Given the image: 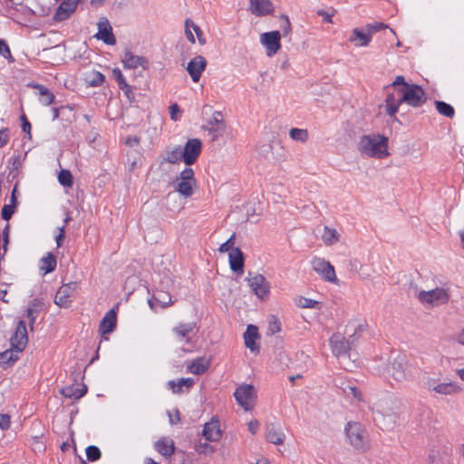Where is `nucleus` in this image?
<instances>
[{
	"label": "nucleus",
	"instance_id": "obj_59",
	"mask_svg": "<svg viewBox=\"0 0 464 464\" xmlns=\"http://www.w3.org/2000/svg\"><path fill=\"white\" fill-rule=\"evenodd\" d=\"M11 424L10 416L8 414H0V429L8 430Z\"/></svg>",
	"mask_w": 464,
	"mask_h": 464
},
{
	"label": "nucleus",
	"instance_id": "obj_5",
	"mask_svg": "<svg viewBox=\"0 0 464 464\" xmlns=\"http://www.w3.org/2000/svg\"><path fill=\"white\" fill-rule=\"evenodd\" d=\"M387 372L397 382L407 380L410 376V371L405 355L397 354L393 357Z\"/></svg>",
	"mask_w": 464,
	"mask_h": 464
},
{
	"label": "nucleus",
	"instance_id": "obj_33",
	"mask_svg": "<svg viewBox=\"0 0 464 464\" xmlns=\"http://www.w3.org/2000/svg\"><path fill=\"white\" fill-rule=\"evenodd\" d=\"M194 381L191 378H180L177 382L171 380L168 382V386L171 389L173 393L179 394L184 392V387H186V392L192 386Z\"/></svg>",
	"mask_w": 464,
	"mask_h": 464
},
{
	"label": "nucleus",
	"instance_id": "obj_42",
	"mask_svg": "<svg viewBox=\"0 0 464 464\" xmlns=\"http://www.w3.org/2000/svg\"><path fill=\"white\" fill-rule=\"evenodd\" d=\"M290 138L294 140L305 142L308 140V131L305 129L293 128L289 132Z\"/></svg>",
	"mask_w": 464,
	"mask_h": 464
},
{
	"label": "nucleus",
	"instance_id": "obj_54",
	"mask_svg": "<svg viewBox=\"0 0 464 464\" xmlns=\"http://www.w3.org/2000/svg\"><path fill=\"white\" fill-rule=\"evenodd\" d=\"M193 24H195L192 20L190 19H186L185 21V34H186V37L187 39L191 43V44H195V37L190 30V28L193 29Z\"/></svg>",
	"mask_w": 464,
	"mask_h": 464
},
{
	"label": "nucleus",
	"instance_id": "obj_28",
	"mask_svg": "<svg viewBox=\"0 0 464 464\" xmlns=\"http://www.w3.org/2000/svg\"><path fill=\"white\" fill-rule=\"evenodd\" d=\"M88 388L82 383L81 388L75 387L73 384L67 385L60 390V393L66 398L79 400L87 393Z\"/></svg>",
	"mask_w": 464,
	"mask_h": 464
},
{
	"label": "nucleus",
	"instance_id": "obj_58",
	"mask_svg": "<svg viewBox=\"0 0 464 464\" xmlns=\"http://www.w3.org/2000/svg\"><path fill=\"white\" fill-rule=\"evenodd\" d=\"M9 232H10V226H9V224H6L2 232L3 240H4V244H3L4 254H5L7 252V246L9 243Z\"/></svg>",
	"mask_w": 464,
	"mask_h": 464
},
{
	"label": "nucleus",
	"instance_id": "obj_25",
	"mask_svg": "<svg viewBox=\"0 0 464 464\" xmlns=\"http://www.w3.org/2000/svg\"><path fill=\"white\" fill-rule=\"evenodd\" d=\"M44 308V302L40 298H34L31 300L28 304V307L26 309V317L29 320V325L31 330L34 329V324L35 323L36 317L39 313Z\"/></svg>",
	"mask_w": 464,
	"mask_h": 464
},
{
	"label": "nucleus",
	"instance_id": "obj_1",
	"mask_svg": "<svg viewBox=\"0 0 464 464\" xmlns=\"http://www.w3.org/2000/svg\"><path fill=\"white\" fill-rule=\"evenodd\" d=\"M391 88H394L396 94L388 92L385 99V110L390 117L395 118V114L402 103L418 108L427 101L424 90L418 84L406 82L405 78L401 75L397 76L393 82L386 87L387 90Z\"/></svg>",
	"mask_w": 464,
	"mask_h": 464
},
{
	"label": "nucleus",
	"instance_id": "obj_9",
	"mask_svg": "<svg viewBox=\"0 0 464 464\" xmlns=\"http://www.w3.org/2000/svg\"><path fill=\"white\" fill-rule=\"evenodd\" d=\"M247 282L253 293L260 299H264L269 294L270 284L261 274L248 273Z\"/></svg>",
	"mask_w": 464,
	"mask_h": 464
},
{
	"label": "nucleus",
	"instance_id": "obj_7",
	"mask_svg": "<svg viewBox=\"0 0 464 464\" xmlns=\"http://www.w3.org/2000/svg\"><path fill=\"white\" fill-rule=\"evenodd\" d=\"M313 269L327 282L336 283L338 281L334 267L329 261L322 257H314L311 261Z\"/></svg>",
	"mask_w": 464,
	"mask_h": 464
},
{
	"label": "nucleus",
	"instance_id": "obj_20",
	"mask_svg": "<svg viewBox=\"0 0 464 464\" xmlns=\"http://www.w3.org/2000/svg\"><path fill=\"white\" fill-rule=\"evenodd\" d=\"M202 436L208 441H218L222 437L218 420L211 419L210 421L205 423L204 428L202 430Z\"/></svg>",
	"mask_w": 464,
	"mask_h": 464
},
{
	"label": "nucleus",
	"instance_id": "obj_15",
	"mask_svg": "<svg viewBox=\"0 0 464 464\" xmlns=\"http://www.w3.org/2000/svg\"><path fill=\"white\" fill-rule=\"evenodd\" d=\"M98 32L94 37L98 40H102L104 44L109 45H114L116 44V38L112 32V27L106 17H102L98 24Z\"/></svg>",
	"mask_w": 464,
	"mask_h": 464
},
{
	"label": "nucleus",
	"instance_id": "obj_36",
	"mask_svg": "<svg viewBox=\"0 0 464 464\" xmlns=\"http://www.w3.org/2000/svg\"><path fill=\"white\" fill-rule=\"evenodd\" d=\"M18 353L13 347L0 353V366L7 368L13 365L19 359Z\"/></svg>",
	"mask_w": 464,
	"mask_h": 464
},
{
	"label": "nucleus",
	"instance_id": "obj_43",
	"mask_svg": "<svg viewBox=\"0 0 464 464\" xmlns=\"http://www.w3.org/2000/svg\"><path fill=\"white\" fill-rule=\"evenodd\" d=\"M58 180L61 185L71 188L73 184V178L68 169H62L58 174Z\"/></svg>",
	"mask_w": 464,
	"mask_h": 464
},
{
	"label": "nucleus",
	"instance_id": "obj_62",
	"mask_svg": "<svg viewBox=\"0 0 464 464\" xmlns=\"http://www.w3.org/2000/svg\"><path fill=\"white\" fill-rule=\"evenodd\" d=\"M8 131L9 130L7 128L0 130V148L7 144L9 140Z\"/></svg>",
	"mask_w": 464,
	"mask_h": 464
},
{
	"label": "nucleus",
	"instance_id": "obj_45",
	"mask_svg": "<svg viewBox=\"0 0 464 464\" xmlns=\"http://www.w3.org/2000/svg\"><path fill=\"white\" fill-rule=\"evenodd\" d=\"M86 457L89 461H97L102 457V452L97 446L90 445L85 450Z\"/></svg>",
	"mask_w": 464,
	"mask_h": 464
},
{
	"label": "nucleus",
	"instance_id": "obj_26",
	"mask_svg": "<svg viewBox=\"0 0 464 464\" xmlns=\"http://www.w3.org/2000/svg\"><path fill=\"white\" fill-rule=\"evenodd\" d=\"M259 338L258 329L253 324H249L244 334L245 345L251 352H258L259 346L256 344V340Z\"/></svg>",
	"mask_w": 464,
	"mask_h": 464
},
{
	"label": "nucleus",
	"instance_id": "obj_38",
	"mask_svg": "<svg viewBox=\"0 0 464 464\" xmlns=\"http://www.w3.org/2000/svg\"><path fill=\"white\" fill-rule=\"evenodd\" d=\"M34 87L39 91V100L42 104L48 106L53 102L54 94L48 88L42 84H35Z\"/></svg>",
	"mask_w": 464,
	"mask_h": 464
},
{
	"label": "nucleus",
	"instance_id": "obj_22",
	"mask_svg": "<svg viewBox=\"0 0 464 464\" xmlns=\"http://www.w3.org/2000/svg\"><path fill=\"white\" fill-rule=\"evenodd\" d=\"M174 302L171 299V295L168 292L157 291L150 299L148 300V304L151 310L157 312V307L167 308Z\"/></svg>",
	"mask_w": 464,
	"mask_h": 464
},
{
	"label": "nucleus",
	"instance_id": "obj_4",
	"mask_svg": "<svg viewBox=\"0 0 464 464\" xmlns=\"http://www.w3.org/2000/svg\"><path fill=\"white\" fill-rule=\"evenodd\" d=\"M194 170L191 168L184 169L175 181V190L185 198L191 197L196 186Z\"/></svg>",
	"mask_w": 464,
	"mask_h": 464
},
{
	"label": "nucleus",
	"instance_id": "obj_60",
	"mask_svg": "<svg viewBox=\"0 0 464 464\" xmlns=\"http://www.w3.org/2000/svg\"><path fill=\"white\" fill-rule=\"evenodd\" d=\"M318 304L317 301L309 298H302L300 300V306L304 308H314Z\"/></svg>",
	"mask_w": 464,
	"mask_h": 464
},
{
	"label": "nucleus",
	"instance_id": "obj_39",
	"mask_svg": "<svg viewBox=\"0 0 464 464\" xmlns=\"http://www.w3.org/2000/svg\"><path fill=\"white\" fill-rule=\"evenodd\" d=\"M183 160L182 156V149L180 146H176L171 150H167L165 152L164 161L170 163V164H176L179 163L180 160Z\"/></svg>",
	"mask_w": 464,
	"mask_h": 464
},
{
	"label": "nucleus",
	"instance_id": "obj_55",
	"mask_svg": "<svg viewBox=\"0 0 464 464\" xmlns=\"http://www.w3.org/2000/svg\"><path fill=\"white\" fill-rule=\"evenodd\" d=\"M283 23L280 25L283 36H286L291 32V23L287 15H282Z\"/></svg>",
	"mask_w": 464,
	"mask_h": 464
},
{
	"label": "nucleus",
	"instance_id": "obj_34",
	"mask_svg": "<svg viewBox=\"0 0 464 464\" xmlns=\"http://www.w3.org/2000/svg\"><path fill=\"white\" fill-rule=\"evenodd\" d=\"M461 391L460 387L453 382H440L436 385L434 392L441 395H453Z\"/></svg>",
	"mask_w": 464,
	"mask_h": 464
},
{
	"label": "nucleus",
	"instance_id": "obj_17",
	"mask_svg": "<svg viewBox=\"0 0 464 464\" xmlns=\"http://www.w3.org/2000/svg\"><path fill=\"white\" fill-rule=\"evenodd\" d=\"M330 345L333 353L337 357H344L349 355L351 351L349 348V343L346 342L345 338L340 334H334L330 338Z\"/></svg>",
	"mask_w": 464,
	"mask_h": 464
},
{
	"label": "nucleus",
	"instance_id": "obj_46",
	"mask_svg": "<svg viewBox=\"0 0 464 464\" xmlns=\"http://www.w3.org/2000/svg\"><path fill=\"white\" fill-rule=\"evenodd\" d=\"M281 331V323L275 315H270L268 320L267 333L271 335L277 334Z\"/></svg>",
	"mask_w": 464,
	"mask_h": 464
},
{
	"label": "nucleus",
	"instance_id": "obj_53",
	"mask_svg": "<svg viewBox=\"0 0 464 464\" xmlns=\"http://www.w3.org/2000/svg\"><path fill=\"white\" fill-rule=\"evenodd\" d=\"M20 121H21V127H22L23 131L25 132L28 139L31 140L32 139L31 123L29 122V121L27 120V118L24 114L21 115Z\"/></svg>",
	"mask_w": 464,
	"mask_h": 464
},
{
	"label": "nucleus",
	"instance_id": "obj_23",
	"mask_svg": "<svg viewBox=\"0 0 464 464\" xmlns=\"http://www.w3.org/2000/svg\"><path fill=\"white\" fill-rule=\"evenodd\" d=\"M249 10L256 16H264L274 12V6L270 0H249Z\"/></svg>",
	"mask_w": 464,
	"mask_h": 464
},
{
	"label": "nucleus",
	"instance_id": "obj_48",
	"mask_svg": "<svg viewBox=\"0 0 464 464\" xmlns=\"http://www.w3.org/2000/svg\"><path fill=\"white\" fill-rule=\"evenodd\" d=\"M235 239H236V234H232L231 237L223 244L220 245L218 251L221 253L225 252H230L232 249H235Z\"/></svg>",
	"mask_w": 464,
	"mask_h": 464
},
{
	"label": "nucleus",
	"instance_id": "obj_21",
	"mask_svg": "<svg viewBox=\"0 0 464 464\" xmlns=\"http://www.w3.org/2000/svg\"><path fill=\"white\" fill-rule=\"evenodd\" d=\"M117 325V313L114 308L109 310L103 318L102 319L99 325V333L102 335H105L112 333Z\"/></svg>",
	"mask_w": 464,
	"mask_h": 464
},
{
	"label": "nucleus",
	"instance_id": "obj_24",
	"mask_svg": "<svg viewBox=\"0 0 464 464\" xmlns=\"http://www.w3.org/2000/svg\"><path fill=\"white\" fill-rule=\"evenodd\" d=\"M228 260L230 269L233 272L243 274L245 257L243 252L240 250L239 247H236L235 249H232V251L229 252Z\"/></svg>",
	"mask_w": 464,
	"mask_h": 464
},
{
	"label": "nucleus",
	"instance_id": "obj_2",
	"mask_svg": "<svg viewBox=\"0 0 464 464\" xmlns=\"http://www.w3.org/2000/svg\"><path fill=\"white\" fill-rule=\"evenodd\" d=\"M359 150L369 157L384 159L389 155L388 138L382 134H367L360 138Z\"/></svg>",
	"mask_w": 464,
	"mask_h": 464
},
{
	"label": "nucleus",
	"instance_id": "obj_18",
	"mask_svg": "<svg viewBox=\"0 0 464 464\" xmlns=\"http://www.w3.org/2000/svg\"><path fill=\"white\" fill-rule=\"evenodd\" d=\"M122 63L124 68L136 69L140 66L143 70H147L150 67V62L143 56L135 55L130 50H125Z\"/></svg>",
	"mask_w": 464,
	"mask_h": 464
},
{
	"label": "nucleus",
	"instance_id": "obj_27",
	"mask_svg": "<svg viewBox=\"0 0 464 464\" xmlns=\"http://www.w3.org/2000/svg\"><path fill=\"white\" fill-rule=\"evenodd\" d=\"M57 266L56 256L51 253H46L39 261V270L43 276L52 273Z\"/></svg>",
	"mask_w": 464,
	"mask_h": 464
},
{
	"label": "nucleus",
	"instance_id": "obj_56",
	"mask_svg": "<svg viewBox=\"0 0 464 464\" xmlns=\"http://www.w3.org/2000/svg\"><path fill=\"white\" fill-rule=\"evenodd\" d=\"M440 452L435 450H430L428 456V463L429 464H440Z\"/></svg>",
	"mask_w": 464,
	"mask_h": 464
},
{
	"label": "nucleus",
	"instance_id": "obj_41",
	"mask_svg": "<svg viewBox=\"0 0 464 464\" xmlns=\"http://www.w3.org/2000/svg\"><path fill=\"white\" fill-rule=\"evenodd\" d=\"M434 104L440 114L448 118H452L455 115V110L450 104L442 101H435Z\"/></svg>",
	"mask_w": 464,
	"mask_h": 464
},
{
	"label": "nucleus",
	"instance_id": "obj_19",
	"mask_svg": "<svg viewBox=\"0 0 464 464\" xmlns=\"http://www.w3.org/2000/svg\"><path fill=\"white\" fill-rule=\"evenodd\" d=\"M266 439L270 443L282 445L285 442V435L281 425L276 422L266 423Z\"/></svg>",
	"mask_w": 464,
	"mask_h": 464
},
{
	"label": "nucleus",
	"instance_id": "obj_57",
	"mask_svg": "<svg viewBox=\"0 0 464 464\" xmlns=\"http://www.w3.org/2000/svg\"><path fill=\"white\" fill-rule=\"evenodd\" d=\"M170 118L173 121H178L181 115V110L177 103H173L169 106Z\"/></svg>",
	"mask_w": 464,
	"mask_h": 464
},
{
	"label": "nucleus",
	"instance_id": "obj_12",
	"mask_svg": "<svg viewBox=\"0 0 464 464\" xmlns=\"http://www.w3.org/2000/svg\"><path fill=\"white\" fill-rule=\"evenodd\" d=\"M418 297L422 304L430 305H438L440 303L445 304L449 300V295L443 288H435L430 291H420Z\"/></svg>",
	"mask_w": 464,
	"mask_h": 464
},
{
	"label": "nucleus",
	"instance_id": "obj_40",
	"mask_svg": "<svg viewBox=\"0 0 464 464\" xmlns=\"http://www.w3.org/2000/svg\"><path fill=\"white\" fill-rule=\"evenodd\" d=\"M322 240L326 246H332L339 240V234L336 229L324 227Z\"/></svg>",
	"mask_w": 464,
	"mask_h": 464
},
{
	"label": "nucleus",
	"instance_id": "obj_50",
	"mask_svg": "<svg viewBox=\"0 0 464 464\" xmlns=\"http://www.w3.org/2000/svg\"><path fill=\"white\" fill-rule=\"evenodd\" d=\"M440 383V379L427 376L423 379V386L425 389L434 392L436 385Z\"/></svg>",
	"mask_w": 464,
	"mask_h": 464
},
{
	"label": "nucleus",
	"instance_id": "obj_52",
	"mask_svg": "<svg viewBox=\"0 0 464 464\" xmlns=\"http://www.w3.org/2000/svg\"><path fill=\"white\" fill-rule=\"evenodd\" d=\"M195 450L199 454H211L214 452V447L207 442H199L196 445Z\"/></svg>",
	"mask_w": 464,
	"mask_h": 464
},
{
	"label": "nucleus",
	"instance_id": "obj_47",
	"mask_svg": "<svg viewBox=\"0 0 464 464\" xmlns=\"http://www.w3.org/2000/svg\"><path fill=\"white\" fill-rule=\"evenodd\" d=\"M0 54L3 57H5L6 60H8V62H14V57H13V55L11 53L9 45L3 39H0Z\"/></svg>",
	"mask_w": 464,
	"mask_h": 464
},
{
	"label": "nucleus",
	"instance_id": "obj_13",
	"mask_svg": "<svg viewBox=\"0 0 464 464\" xmlns=\"http://www.w3.org/2000/svg\"><path fill=\"white\" fill-rule=\"evenodd\" d=\"M79 284L77 282H70L63 284L57 291L54 303L60 307H67L72 303L71 295L77 291Z\"/></svg>",
	"mask_w": 464,
	"mask_h": 464
},
{
	"label": "nucleus",
	"instance_id": "obj_31",
	"mask_svg": "<svg viewBox=\"0 0 464 464\" xmlns=\"http://www.w3.org/2000/svg\"><path fill=\"white\" fill-rule=\"evenodd\" d=\"M372 40L369 32H363L361 29L354 28L350 37V42L354 43L356 46H367Z\"/></svg>",
	"mask_w": 464,
	"mask_h": 464
},
{
	"label": "nucleus",
	"instance_id": "obj_29",
	"mask_svg": "<svg viewBox=\"0 0 464 464\" xmlns=\"http://www.w3.org/2000/svg\"><path fill=\"white\" fill-rule=\"evenodd\" d=\"M196 328L195 323H179L176 327L173 328V333L180 340H185L188 343L191 340L189 334Z\"/></svg>",
	"mask_w": 464,
	"mask_h": 464
},
{
	"label": "nucleus",
	"instance_id": "obj_11",
	"mask_svg": "<svg viewBox=\"0 0 464 464\" xmlns=\"http://www.w3.org/2000/svg\"><path fill=\"white\" fill-rule=\"evenodd\" d=\"M202 150V142L199 139H189L182 149L183 161L186 165L194 164Z\"/></svg>",
	"mask_w": 464,
	"mask_h": 464
},
{
	"label": "nucleus",
	"instance_id": "obj_51",
	"mask_svg": "<svg viewBox=\"0 0 464 464\" xmlns=\"http://www.w3.org/2000/svg\"><path fill=\"white\" fill-rule=\"evenodd\" d=\"M385 28H388V25L386 24H383L381 22H374V23L366 24V31L369 32L371 36L373 33H376L378 31L385 29Z\"/></svg>",
	"mask_w": 464,
	"mask_h": 464
},
{
	"label": "nucleus",
	"instance_id": "obj_14",
	"mask_svg": "<svg viewBox=\"0 0 464 464\" xmlns=\"http://www.w3.org/2000/svg\"><path fill=\"white\" fill-rule=\"evenodd\" d=\"M280 38L281 33L279 31L267 32L261 35V43L266 47L268 56L275 55L280 49Z\"/></svg>",
	"mask_w": 464,
	"mask_h": 464
},
{
	"label": "nucleus",
	"instance_id": "obj_3",
	"mask_svg": "<svg viewBox=\"0 0 464 464\" xmlns=\"http://www.w3.org/2000/svg\"><path fill=\"white\" fill-rule=\"evenodd\" d=\"M344 433L349 443L358 450H364L367 447V432L361 423L348 421L344 427Z\"/></svg>",
	"mask_w": 464,
	"mask_h": 464
},
{
	"label": "nucleus",
	"instance_id": "obj_6",
	"mask_svg": "<svg viewBox=\"0 0 464 464\" xmlns=\"http://www.w3.org/2000/svg\"><path fill=\"white\" fill-rule=\"evenodd\" d=\"M234 396L245 411H249L254 407L256 400L255 387L252 384H243L236 389Z\"/></svg>",
	"mask_w": 464,
	"mask_h": 464
},
{
	"label": "nucleus",
	"instance_id": "obj_8",
	"mask_svg": "<svg viewBox=\"0 0 464 464\" xmlns=\"http://www.w3.org/2000/svg\"><path fill=\"white\" fill-rule=\"evenodd\" d=\"M203 130L208 131L212 141L218 140L226 130V123L221 111H214L207 125L203 126Z\"/></svg>",
	"mask_w": 464,
	"mask_h": 464
},
{
	"label": "nucleus",
	"instance_id": "obj_10",
	"mask_svg": "<svg viewBox=\"0 0 464 464\" xmlns=\"http://www.w3.org/2000/svg\"><path fill=\"white\" fill-rule=\"evenodd\" d=\"M28 343L26 324L24 320L17 322L15 330L10 338V344L16 353L23 352Z\"/></svg>",
	"mask_w": 464,
	"mask_h": 464
},
{
	"label": "nucleus",
	"instance_id": "obj_16",
	"mask_svg": "<svg viewBox=\"0 0 464 464\" xmlns=\"http://www.w3.org/2000/svg\"><path fill=\"white\" fill-rule=\"evenodd\" d=\"M206 67L207 60L202 55H198L188 62L187 71L194 82H198L199 81Z\"/></svg>",
	"mask_w": 464,
	"mask_h": 464
},
{
	"label": "nucleus",
	"instance_id": "obj_49",
	"mask_svg": "<svg viewBox=\"0 0 464 464\" xmlns=\"http://www.w3.org/2000/svg\"><path fill=\"white\" fill-rule=\"evenodd\" d=\"M16 207L14 204H6L3 207L1 217L4 220L8 221L15 211Z\"/></svg>",
	"mask_w": 464,
	"mask_h": 464
},
{
	"label": "nucleus",
	"instance_id": "obj_35",
	"mask_svg": "<svg viewBox=\"0 0 464 464\" xmlns=\"http://www.w3.org/2000/svg\"><path fill=\"white\" fill-rule=\"evenodd\" d=\"M76 9L72 7L70 5L62 2L56 9L53 19L55 22H62L68 19Z\"/></svg>",
	"mask_w": 464,
	"mask_h": 464
},
{
	"label": "nucleus",
	"instance_id": "obj_30",
	"mask_svg": "<svg viewBox=\"0 0 464 464\" xmlns=\"http://www.w3.org/2000/svg\"><path fill=\"white\" fill-rule=\"evenodd\" d=\"M155 450L162 456L169 458L174 454L175 446L172 440L162 438L155 443Z\"/></svg>",
	"mask_w": 464,
	"mask_h": 464
},
{
	"label": "nucleus",
	"instance_id": "obj_44",
	"mask_svg": "<svg viewBox=\"0 0 464 464\" xmlns=\"http://www.w3.org/2000/svg\"><path fill=\"white\" fill-rule=\"evenodd\" d=\"M104 81L105 76L102 72L94 71L90 74L88 83L90 86L97 87L102 85Z\"/></svg>",
	"mask_w": 464,
	"mask_h": 464
},
{
	"label": "nucleus",
	"instance_id": "obj_61",
	"mask_svg": "<svg viewBox=\"0 0 464 464\" xmlns=\"http://www.w3.org/2000/svg\"><path fill=\"white\" fill-rule=\"evenodd\" d=\"M348 395H352L353 398L361 401L362 393L361 391L355 386H348V391H345Z\"/></svg>",
	"mask_w": 464,
	"mask_h": 464
},
{
	"label": "nucleus",
	"instance_id": "obj_32",
	"mask_svg": "<svg viewBox=\"0 0 464 464\" xmlns=\"http://www.w3.org/2000/svg\"><path fill=\"white\" fill-rule=\"evenodd\" d=\"M115 80L119 85V88L124 92L125 96L129 100H134V93L131 91L130 86L127 83L125 77L121 73V70L116 68L112 71Z\"/></svg>",
	"mask_w": 464,
	"mask_h": 464
},
{
	"label": "nucleus",
	"instance_id": "obj_37",
	"mask_svg": "<svg viewBox=\"0 0 464 464\" xmlns=\"http://www.w3.org/2000/svg\"><path fill=\"white\" fill-rule=\"evenodd\" d=\"M209 365V361L206 360L203 357H198L193 360L188 368L193 374L200 375L208 369Z\"/></svg>",
	"mask_w": 464,
	"mask_h": 464
},
{
	"label": "nucleus",
	"instance_id": "obj_64",
	"mask_svg": "<svg viewBox=\"0 0 464 464\" xmlns=\"http://www.w3.org/2000/svg\"><path fill=\"white\" fill-rule=\"evenodd\" d=\"M140 141V138L138 136H127L125 138V144L130 147L137 146Z\"/></svg>",
	"mask_w": 464,
	"mask_h": 464
},
{
	"label": "nucleus",
	"instance_id": "obj_63",
	"mask_svg": "<svg viewBox=\"0 0 464 464\" xmlns=\"http://www.w3.org/2000/svg\"><path fill=\"white\" fill-rule=\"evenodd\" d=\"M358 339H359V336L357 335V330L356 329L354 330V333L353 334H350L348 336V338H345L346 342L349 343L350 350H352L355 346Z\"/></svg>",
	"mask_w": 464,
	"mask_h": 464
}]
</instances>
